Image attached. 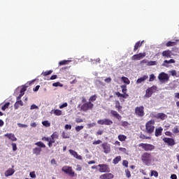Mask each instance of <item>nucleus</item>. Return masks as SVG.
Masks as SVG:
<instances>
[{
    "instance_id": "nucleus-12",
    "label": "nucleus",
    "mask_w": 179,
    "mask_h": 179,
    "mask_svg": "<svg viewBox=\"0 0 179 179\" xmlns=\"http://www.w3.org/2000/svg\"><path fill=\"white\" fill-rule=\"evenodd\" d=\"M99 125H113V120L110 119H102L97 121Z\"/></svg>"
},
{
    "instance_id": "nucleus-42",
    "label": "nucleus",
    "mask_w": 179,
    "mask_h": 179,
    "mask_svg": "<svg viewBox=\"0 0 179 179\" xmlns=\"http://www.w3.org/2000/svg\"><path fill=\"white\" fill-rule=\"evenodd\" d=\"M156 79V76H155V74H150V77H149V82H153L155 81V80Z\"/></svg>"
},
{
    "instance_id": "nucleus-4",
    "label": "nucleus",
    "mask_w": 179,
    "mask_h": 179,
    "mask_svg": "<svg viewBox=\"0 0 179 179\" xmlns=\"http://www.w3.org/2000/svg\"><path fill=\"white\" fill-rule=\"evenodd\" d=\"M138 147L143 149L145 152H152V150H155V148L154 145L143 143L138 144Z\"/></svg>"
},
{
    "instance_id": "nucleus-6",
    "label": "nucleus",
    "mask_w": 179,
    "mask_h": 179,
    "mask_svg": "<svg viewBox=\"0 0 179 179\" xmlns=\"http://www.w3.org/2000/svg\"><path fill=\"white\" fill-rule=\"evenodd\" d=\"M62 171L68 174L69 177H75V171H73L71 166H64L62 167Z\"/></svg>"
},
{
    "instance_id": "nucleus-2",
    "label": "nucleus",
    "mask_w": 179,
    "mask_h": 179,
    "mask_svg": "<svg viewBox=\"0 0 179 179\" xmlns=\"http://www.w3.org/2000/svg\"><path fill=\"white\" fill-rule=\"evenodd\" d=\"M155 120H149L145 124V132L150 135L155 132Z\"/></svg>"
},
{
    "instance_id": "nucleus-10",
    "label": "nucleus",
    "mask_w": 179,
    "mask_h": 179,
    "mask_svg": "<svg viewBox=\"0 0 179 179\" xmlns=\"http://www.w3.org/2000/svg\"><path fill=\"white\" fill-rule=\"evenodd\" d=\"M101 147L102 149H103V153H106V155H108V153H110L111 152V147L110 144L107 142H104L101 145Z\"/></svg>"
},
{
    "instance_id": "nucleus-22",
    "label": "nucleus",
    "mask_w": 179,
    "mask_h": 179,
    "mask_svg": "<svg viewBox=\"0 0 179 179\" xmlns=\"http://www.w3.org/2000/svg\"><path fill=\"white\" fill-rule=\"evenodd\" d=\"M162 57H164L165 58H171V51L169 50L163 51Z\"/></svg>"
},
{
    "instance_id": "nucleus-44",
    "label": "nucleus",
    "mask_w": 179,
    "mask_h": 179,
    "mask_svg": "<svg viewBox=\"0 0 179 179\" xmlns=\"http://www.w3.org/2000/svg\"><path fill=\"white\" fill-rule=\"evenodd\" d=\"M154 176V177H159V173L157 171H151V176Z\"/></svg>"
},
{
    "instance_id": "nucleus-47",
    "label": "nucleus",
    "mask_w": 179,
    "mask_h": 179,
    "mask_svg": "<svg viewBox=\"0 0 179 179\" xmlns=\"http://www.w3.org/2000/svg\"><path fill=\"white\" fill-rule=\"evenodd\" d=\"M172 132H173L174 134H179L178 126H176V127L173 129Z\"/></svg>"
},
{
    "instance_id": "nucleus-43",
    "label": "nucleus",
    "mask_w": 179,
    "mask_h": 179,
    "mask_svg": "<svg viewBox=\"0 0 179 179\" xmlns=\"http://www.w3.org/2000/svg\"><path fill=\"white\" fill-rule=\"evenodd\" d=\"M50 136H51V138H53L55 139H58V138H59V135L57 131H55Z\"/></svg>"
},
{
    "instance_id": "nucleus-11",
    "label": "nucleus",
    "mask_w": 179,
    "mask_h": 179,
    "mask_svg": "<svg viewBox=\"0 0 179 179\" xmlns=\"http://www.w3.org/2000/svg\"><path fill=\"white\" fill-rule=\"evenodd\" d=\"M146 57V52H141L136 55H134L131 57L132 61H140Z\"/></svg>"
},
{
    "instance_id": "nucleus-7",
    "label": "nucleus",
    "mask_w": 179,
    "mask_h": 179,
    "mask_svg": "<svg viewBox=\"0 0 179 179\" xmlns=\"http://www.w3.org/2000/svg\"><path fill=\"white\" fill-rule=\"evenodd\" d=\"M156 90H157V86L156 85H152L151 87L148 88L145 90V97H152V95L153 93H155V92H156Z\"/></svg>"
},
{
    "instance_id": "nucleus-39",
    "label": "nucleus",
    "mask_w": 179,
    "mask_h": 179,
    "mask_svg": "<svg viewBox=\"0 0 179 179\" xmlns=\"http://www.w3.org/2000/svg\"><path fill=\"white\" fill-rule=\"evenodd\" d=\"M51 73H52V70H50V71H48L43 72L41 73V75L43 76H48V75H51Z\"/></svg>"
},
{
    "instance_id": "nucleus-40",
    "label": "nucleus",
    "mask_w": 179,
    "mask_h": 179,
    "mask_svg": "<svg viewBox=\"0 0 179 179\" xmlns=\"http://www.w3.org/2000/svg\"><path fill=\"white\" fill-rule=\"evenodd\" d=\"M53 113L55 115H62V110L59 109L55 110Z\"/></svg>"
},
{
    "instance_id": "nucleus-27",
    "label": "nucleus",
    "mask_w": 179,
    "mask_h": 179,
    "mask_svg": "<svg viewBox=\"0 0 179 179\" xmlns=\"http://www.w3.org/2000/svg\"><path fill=\"white\" fill-rule=\"evenodd\" d=\"M41 148L36 147L35 148L33 149V153L34 155H36V156H38V155H40V153H41Z\"/></svg>"
},
{
    "instance_id": "nucleus-9",
    "label": "nucleus",
    "mask_w": 179,
    "mask_h": 179,
    "mask_svg": "<svg viewBox=\"0 0 179 179\" xmlns=\"http://www.w3.org/2000/svg\"><path fill=\"white\" fill-rule=\"evenodd\" d=\"M158 79L159 81H161L162 83H164V82H169V74L164 72H162L159 74Z\"/></svg>"
},
{
    "instance_id": "nucleus-20",
    "label": "nucleus",
    "mask_w": 179,
    "mask_h": 179,
    "mask_svg": "<svg viewBox=\"0 0 179 179\" xmlns=\"http://www.w3.org/2000/svg\"><path fill=\"white\" fill-rule=\"evenodd\" d=\"M169 64H176V60L173 59H171L170 60H164L162 66H166V68L169 67Z\"/></svg>"
},
{
    "instance_id": "nucleus-23",
    "label": "nucleus",
    "mask_w": 179,
    "mask_h": 179,
    "mask_svg": "<svg viewBox=\"0 0 179 179\" xmlns=\"http://www.w3.org/2000/svg\"><path fill=\"white\" fill-rule=\"evenodd\" d=\"M20 106H24L23 101L22 100H17L14 104L15 110H17V108H19V107H20Z\"/></svg>"
},
{
    "instance_id": "nucleus-30",
    "label": "nucleus",
    "mask_w": 179,
    "mask_h": 179,
    "mask_svg": "<svg viewBox=\"0 0 179 179\" xmlns=\"http://www.w3.org/2000/svg\"><path fill=\"white\" fill-rule=\"evenodd\" d=\"M71 62L69 60H62L59 62V66H62V65H68Z\"/></svg>"
},
{
    "instance_id": "nucleus-55",
    "label": "nucleus",
    "mask_w": 179,
    "mask_h": 179,
    "mask_svg": "<svg viewBox=\"0 0 179 179\" xmlns=\"http://www.w3.org/2000/svg\"><path fill=\"white\" fill-rule=\"evenodd\" d=\"M102 141L101 140H97V141H94L93 143H92V145H100V143H101Z\"/></svg>"
},
{
    "instance_id": "nucleus-33",
    "label": "nucleus",
    "mask_w": 179,
    "mask_h": 179,
    "mask_svg": "<svg viewBox=\"0 0 179 179\" xmlns=\"http://www.w3.org/2000/svg\"><path fill=\"white\" fill-rule=\"evenodd\" d=\"M176 44L177 43L169 41L166 43V45L167 47H174V45H176Z\"/></svg>"
},
{
    "instance_id": "nucleus-64",
    "label": "nucleus",
    "mask_w": 179,
    "mask_h": 179,
    "mask_svg": "<svg viewBox=\"0 0 179 179\" xmlns=\"http://www.w3.org/2000/svg\"><path fill=\"white\" fill-rule=\"evenodd\" d=\"M171 179H177V175H176V174H172V175L171 176Z\"/></svg>"
},
{
    "instance_id": "nucleus-29",
    "label": "nucleus",
    "mask_w": 179,
    "mask_h": 179,
    "mask_svg": "<svg viewBox=\"0 0 179 179\" xmlns=\"http://www.w3.org/2000/svg\"><path fill=\"white\" fill-rule=\"evenodd\" d=\"M120 162H121V156H117L113 160V164H118Z\"/></svg>"
},
{
    "instance_id": "nucleus-60",
    "label": "nucleus",
    "mask_w": 179,
    "mask_h": 179,
    "mask_svg": "<svg viewBox=\"0 0 179 179\" xmlns=\"http://www.w3.org/2000/svg\"><path fill=\"white\" fill-rule=\"evenodd\" d=\"M103 133V130H99L96 133V136H99V135H101Z\"/></svg>"
},
{
    "instance_id": "nucleus-17",
    "label": "nucleus",
    "mask_w": 179,
    "mask_h": 179,
    "mask_svg": "<svg viewBox=\"0 0 179 179\" xmlns=\"http://www.w3.org/2000/svg\"><path fill=\"white\" fill-rule=\"evenodd\" d=\"M149 79V76L148 75H144L142 77L138 78L136 83V85H141V83H143V82H145V80H148Z\"/></svg>"
},
{
    "instance_id": "nucleus-34",
    "label": "nucleus",
    "mask_w": 179,
    "mask_h": 179,
    "mask_svg": "<svg viewBox=\"0 0 179 179\" xmlns=\"http://www.w3.org/2000/svg\"><path fill=\"white\" fill-rule=\"evenodd\" d=\"M140 139H142V141L145 140V139H152L151 137L150 136H146L145 134H141L139 136Z\"/></svg>"
},
{
    "instance_id": "nucleus-13",
    "label": "nucleus",
    "mask_w": 179,
    "mask_h": 179,
    "mask_svg": "<svg viewBox=\"0 0 179 179\" xmlns=\"http://www.w3.org/2000/svg\"><path fill=\"white\" fill-rule=\"evenodd\" d=\"M162 141L164 143H167L168 146H174V145H176V141L172 138L164 137Z\"/></svg>"
},
{
    "instance_id": "nucleus-57",
    "label": "nucleus",
    "mask_w": 179,
    "mask_h": 179,
    "mask_svg": "<svg viewBox=\"0 0 179 179\" xmlns=\"http://www.w3.org/2000/svg\"><path fill=\"white\" fill-rule=\"evenodd\" d=\"M65 107H68V103H64L63 104H62L60 106H59V108L62 109V108H65Z\"/></svg>"
},
{
    "instance_id": "nucleus-46",
    "label": "nucleus",
    "mask_w": 179,
    "mask_h": 179,
    "mask_svg": "<svg viewBox=\"0 0 179 179\" xmlns=\"http://www.w3.org/2000/svg\"><path fill=\"white\" fill-rule=\"evenodd\" d=\"M125 173H126V177H127V178H131V171H129V169H126Z\"/></svg>"
},
{
    "instance_id": "nucleus-62",
    "label": "nucleus",
    "mask_w": 179,
    "mask_h": 179,
    "mask_svg": "<svg viewBox=\"0 0 179 179\" xmlns=\"http://www.w3.org/2000/svg\"><path fill=\"white\" fill-rule=\"evenodd\" d=\"M165 135H166V136H173V133H171L170 131H166Z\"/></svg>"
},
{
    "instance_id": "nucleus-48",
    "label": "nucleus",
    "mask_w": 179,
    "mask_h": 179,
    "mask_svg": "<svg viewBox=\"0 0 179 179\" xmlns=\"http://www.w3.org/2000/svg\"><path fill=\"white\" fill-rule=\"evenodd\" d=\"M76 122H77V124H79L80 122H83V118L78 117L77 118H76Z\"/></svg>"
},
{
    "instance_id": "nucleus-50",
    "label": "nucleus",
    "mask_w": 179,
    "mask_h": 179,
    "mask_svg": "<svg viewBox=\"0 0 179 179\" xmlns=\"http://www.w3.org/2000/svg\"><path fill=\"white\" fill-rule=\"evenodd\" d=\"M121 89L122 93H127V85H122Z\"/></svg>"
},
{
    "instance_id": "nucleus-31",
    "label": "nucleus",
    "mask_w": 179,
    "mask_h": 179,
    "mask_svg": "<svg viewBox=\"0 0 179 179\" xmlns=\"http://www.w3.org/2000/svg\"><path fill=\"white\" fill-rule=\"evenodd\" d=\"M97 100V95L94 94L90 97L89 102L92 103L93 101H96Z\"/></svg>"
},
{
    "instance_id": "nucleus-16",
    "label": "nucleus",
    "mask_w": 179,
    "mask_h": 179,
    "mask_svg": "<svg viewBox=\"0 0 179 179\" xmlns=\"http://www.w3.org/2000/svg\"><path fill=\"white\" fill-rule=\"evenodd\" d=\"M100 179H113L114 178V175L113 173H107L102 174L99 176Z\"/></svg>"
},
{
    "instance_id": "nucleus-38",
    "label": "nucleus",
    "mask_w": 179,
    "mask_h": 179,
    "mask_svg": "<svg viewBox=\"0 0 179 179\" xmlns=\"http://www.w3.org/2000/svg\"><path fill=\"white\" fill-rule=\"evenodd\" d=\"M42 124L44 127H46L47 128H48V127H51V123H50L48 120H45L42 122Z\"/></svg>"
},
{
    "instance_id": "nucleus-53",
    "label": "nucleus",
    "mask_w": 179,
    "mask_h": 179,
    "mask_svg": "<svg viewBox=\"0 0 179 179\" xmlns=\"http://www.w3.org/2000/svg\"><path fill=\"white\" fill-rule=\"evenodd\" d=\"M12 146L13 152H16V150H17V146L16 145V143H13Z\"/></svg>"
},
{
    "instance_id": "nucleus-26",
    "label": "nucleus",
    "mask_w": 179,
    "mask_h": 179,
    "mask_svg": "<svg viewBox=\"0 0 179 179\" xmlns=\"http://www.w3.org/2000/svg\"><path fill=\"white\" fill-rule=\"evenodd\" d=\"M163 129L162 127L157 128L155 129V136H162Z\"/></svg>"
},
{
    "instance_id": "nucleus-51",
    "label": "nucleus",
    "mask_w": 179,
    "mask_h": 179,
    "mask_svg": "<svg viewBox=\"0 0 179 179\" xmlns=\"http://www.w3.org/2000/svg\"><path fill=\"white\" fill-rule=\"evenodd\" d=\"M62 136L64 139H68V138H69V136H68V133L65 131L62 132Z\"/></svg>"
},
{
    "instance_id": "nucleus-1",
    "label": "nucleus",
    "mask_w": 179,
    "mask_h": 179,
    "mask_svg": "<svg viewBox=\"0 0 179 179\" xmlns=\"http://www.w3.org/2000/svg\"><path fill=\"white\" fill-rule=\"evenodd\" d=\"M141 161L145 166H150L153 157L151 153L144 152L141 156Z\"/></svg>"
},
{
    "instance_id": "nucleus-37",
    "label": "nucleus",
    "mask_w": 179,
    "mask_h": 179,
    "mask_svg": "<svg viewBox=\"0 0 179 179\" xmlns=\"http://www.w3.org/2000/svg\"><path fill=\"white\" fill-rule=\"evenodd\" d=\"M148 66H153L155 65H157V62L156 61H150L147 64Z\"/></svg>"
},
{
    "instance_id": "nucleus-25",
    "label": "nucleus",
    "mask_w": 179,
    "mask_h": 179,
    "mask_svg": "<svg viewBox=\"0 0 179 179\" xmlns=\"http://www.w3.org/2000/svg\"><path fill=\"white\" fill-rule=\"evenodd\" d=\"M144 41H138L136 43L134 48V51H136L138 49L141 48L142 47V44H143Z\"/></svg>"
},
{
    "instance_id": "nucleus-32",
    "label": "nucleus",
    "mask_w": 179,
    "mask_h": 179,
    "mask_svg": "<svg viewBox=\"0 0 179 179\" xmlns=\"http://www.w3.org/2000/svg\"><path fill=\"white\" fill-rule=\"evenodd\" d=\"M35 145H36V146H38V148H45V144H44L43 142H41V141H38V142H37V143H35Z\"/></svg>"
},
{
    "instance_id": "nucleus-45",
    "label": "nucleus",
    "mask_w": 179,
    "mask_h": 179,
    "mask_svg": "<svg viewBox=\"0 0 179 179\" xmlns=\"http://www.w3.org/2000/svg\"><path fill=\"white\" fill-rule=\"evenodd\" d=\"M27 90L26 87H22V88L20 91V94L24 96V92Z\"/></svg>"
},
{
    "instance_id": "nucleus-49",
    "label": "nucleus",
    "mask_w": 179,
    "mask_h": 179,
    "mask_svg": "<svg viewBox=\"0 0 179 179\" xmlns=\"http://www.w3.org/2000/svg\"><path fill=\"white\" fill-rule=\"evenodd\" d=\"M83 128H84L83 126H76V132H80V131H82V129H83Z\"/></svg>"
},
{
    "instance_id": "nucleus-52",
    "label": "nucleus",
    "mask_w": 179,
    "mask_h": 179,
    "mask_svg": "<svg viewBox=\"0 0 179 179\" xmlns=\"http://www.w3.org/2000/svg\"><path fill=\"white\" fill-rule=\"evenodd\" d=\"M29 176L31 178H36V172L35 171L30 172Z\"/></svg>"
},
{
    "instance_id": "nucleus-5",
    "label": "nucleus",
    "mask_w": 179,
    "mask_h": 179,
    "mask_svg": "<svg viewBox=\"0 0 179 179\" xmlns=\"http://www.w3.org/2000/svg\"><path fill=\"white\" fill-rule=\"evenodd\" d=\"M93 107H94V104L88 101L81 105L80 110L82 111L86 112L89 111V110H93Z\"/></svg>"
},
{
    "instance_id": "nucleus-56",
    "label": "nucleus",
    "mask_w": 179,
    "mask_h": 179,
    "mask_svg": "<svg viewBox=\"0 0 179 179\" xmlns=\"http://www.w3.org/2000/svg\"><path fill=\"white\" fill-rule=\"evenodd\" d=\"M129 125V123L127 121H124L122 122V127H128Z\"/></svg>"
},
{
    "instance_id": "nucleus-28",
    "label": "nucleus",
    "mask_w": 179,
    "mask_h": 179,
    "mask_svg": "<svg viewBox=\"0 0 179 179\" xmlns=\"http://www.w3.org/2000/svg\"><path fill=\"white\" fill-rule=\"evenodd\" d=\"M117 138L119 141H120V142H124V141L127 140V136L124 134H120Z\"/></svg>"
},
{
    "instance_id": "nucleus-63",
    "label": "nucleus",
    "mask_w": 179,
    "mask_h": 179,
    "mask_svg": "<svg viewBox=\"0 0 179 179\" xmlns=\"http://www.w3.org/2000/svg\"><path fill=\"white\" fill-rule=\"evenodd\" d=\"M123 166H124V167H128V161L124 160L123 161Z\"/></svg>"
},
{
    "instance_id": "nucleus-61",
    "label": "nucleus",
    "mask_w": 179,
    "mask_h": 179,
    "mask_svg": "<svg viewBox=\"0 0 179 179\" xmlns=\"http://www.w3.org/2000/svg\"><path fill=\"white\" fill-rule=\"evenodd\" d=\"M72 126L71 124H66L65 125V129H71Z\"/></svg>"
},
{
    "instance_id": "nucleus-8",
    "label": "nucleus",
    "mask_w": 179,
    "mask_h": 179,
    "mask_svg": "<svg viewBox=\"0 0 179 179\" xmlns=\"http://www.w3.org/2000/svg\"><path fill=\"white\" fill-rule=\"evenodd\" d=\"M99 167V173H110V166L106 164H100L98 165Z\"/></svg>"
},
{
    "instance_id": "nucleus-18",
    "label": "nucleus",
    "mask_w": 179,
    "mask_h": 179,
    "mask_svg": "<svg viewBox=\"0 0 179 179\" xmlns=\"http://www.w3.org/2000/svg\"><path fill=\"white\" fill-rule=\"evenodd\" d=\"M69 152L70 155H71V156H73V157H75L76 159H78V160H82V156L78 155L76 151L73 150H69Z\"/></svg>"
},
{
    "instance_id": "nucleus-19",
    "label": "nucleus",
    "mask_w": 179,
    "mask_h": 179,
    "mask_svg": "<svg viewBox=\"0 0 179 179\" xmlns=\"http://www.w3.org/2000/svg\"><path fill=\"white\" fill-rule=\"evenodd\" d=\"M6 138L8 139H10L13 142H16L17 141V138L15 136V134H6L4 135Z\"/></svg>"
},
{
    "instance_id": "nucleus-54",
    "label": "nucleus",
    "mask_w": 179,
    "mask_h": 179,
    "mask_svg": "<svg viewBox=\"0 0 179 179\" xmlns=\"http://www.w3.org/2000/svg\"><path fill=\"white\" fill-rule=\"evenodd\" d=\"M17 126L20 127V128H27V124H21V123H17Z\"/></svg>"
},
{
    "instance_id": "nucleus-3",
    "label": "nucleus",
    "mask_w": 179,
    "mask_h": 179,
    "mask_svg": "<svg viewBox=\"0 0 179 179\" xmlns=\"http://www.w3.org/2000/svg\"><path fill=\"white\" fill-rule=\"evenodd\" d=\"M134 113L136 117L140 118L145 117V107L143 106H136Z\"/></svg>"
},
{
    "instance_id": "nucleus-36",
    "label": "nucleus",
    "mask_w": 179,
    "mask_h": 179,
    "mask_svg": "<svg viewBox=\"0 0 179 179\" xmlns=\"http://www.w3.org/2000/svg\"><path fill=\"white\" fill-rule=\"evenodd\" d=\"M122 80L124 82V83H126V85H129L131 83V81H129V79L127 77H122Z\"/></svg>"
},
{
    "instance_id": "nucleus-15",
    "label": "nucleus",
    "mask_w": 179,
    "mask_h": 179,
    "mask_svg": "<svg viewBox=\"0 0 179 179\" xmlns=\"http://www.w3.org/2000/svg\"><path fill=\"white\" fill-rule=\"evenodd\" d=\"M110 114L111 115H113V117H114L119 121H121V120H122V116H121V115H120L118 112H117L116 110H110Z\"/></svg>"
},
{
    "instance_id": "nucleus-35",
    "label": "nucleus",
    "mask_w": 179,
    "mask_h": 179,
    "mask_svg": "<svg viewBox=\"0 0 179 179\" xmlns=\"http://www.w3.org/2000/svg\"><path fill=\"white\" fill-rule=\"evenodd\" d=\"M9 106H10V102L6 103L1 107V110H2L3 111H5V110H6V108H9Z\"/></svg>"
},
{
    "instance_id": "nucleus-24",
    "label": "nucleus",
    "mask_w": 179,
    "mask_h": 179,
    "mask_svg": "<svg viewBox=\"0 0 179 179\" xmlns=\"http://www.w3.org/2000/svg\"><path fill=\"white\" fill-rule=\"evenodd\" d=\"M115 107L117 110L118 113H122V106H121V103H120V101H115Z\"/></svg>"
},
{
    "instance_id": "nucleus-58",
    "label": "nucleus",
    "mask_w": 179,
    "mask_h": 179,
    "mask_svg": "<svg viewBox=\"0 0 179 179\" xmlns=\"http://www.w3.org/2000/svg\"><path fill=\"white\" fill-rule=\"evenodd\" d=\"M171 75L172 76H177V71L176 70H173V71H171Z\"/></svg>"
},
{
    "instance_id": "nucleus-21",
    "label": "nucleus",
    "mask_w": 179,
    "mask_h": 179,
    "mask_svg": "<svg viewBox=\"0 0 179 179\" xmlns=\"http://www.w3.org/2000/svg\"><path fill=\"white\" fill-rule=\"evenodd\" d=\"M13 174H15V169L12 168L8 169L4 173L6 177L13 176Z\"/></svg>"
},
{
    "instance_id": "nucleus-41",
    "label": "nucleus",
    "mask_w": 179,
    "mask_h": 179,
    "mask_svg": "<svg viewBox=\"0 0 179 179\" xmlns=\"http://www.w3.org/2000/svg\"><path fill=\"white\" fill-rule=\"evenodd\" d=\"M52 86L54 87H58V86H59V87H62L64 86V85L61 84V83H59V82H57V83H54L52 84Z\"/></svg>"
},
{
    "instance_id": "nucleus-59",
    "label": "nucleus",
    "mask_w": 179,
    "mask_h": 179,
    "mask_svg": "<svg viewBox=\"0 0 179 179\" xmlns=\"http://www.w3.org/2000/svg\"><path fill=\"white\" fill-rule=\"evenodd\" d=\"M104 80L106 83H110L112 80L111 78L108 77V78H106Z\"/></svg>"
},
{
    "instance_id": "nucleus-14",
    "label": "nucleus",
    "mask_w": 179,
    "mask_h": 179,
    "mask_svg": "<svg viewBox=\"0 0 179 179\" xmlns=\"http://www.w3.org/2000/svg\"><path fill=\"white\" fill-rule=\"evenodd\" d=\"M155 117L157 118V120L164 121V120H167V115H166V113H159L155 115Z\"/></svg>"
}]
</instances>
